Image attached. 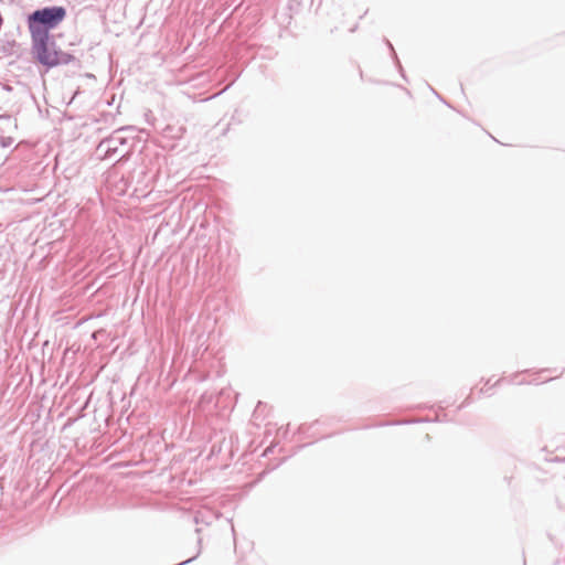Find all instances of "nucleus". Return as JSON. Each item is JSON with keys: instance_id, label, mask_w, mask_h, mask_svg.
Wrapping results in <instances>:
<instances>
[{"instance_id": "f257e3e1", "label": "nucleus", "mask_w": 565, "mask_h": 565, "mask_svg": "<svg viewBox=\"0 0 565 565\" xmlns=\"http://www.w3.org/2000/svg\"><path fill=\"white\" fill-rule=\"evenodd\" d=\"M65 15L66 11L62 7L44 8L34 11L28 20L32 40L49 41V31L57 26Z\"/></svg>"}, {"instance_id": "f03ea898", "label": "nucleus", "mask_w": 565, "mask_h": 565, "mask_svg": "<svg viewBox=\"0 0 565 565\" xmlns=\"http://www.w3.org/2000/svg\"><path fill=\"white\" fill-rule=\"evenodd\" d=\"M33 43L36 58L46 66L52 67L62 63H67L70 61L68 55L50 49L47 41H33Z\"/></svg>"}]
</instances>
